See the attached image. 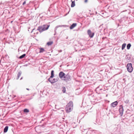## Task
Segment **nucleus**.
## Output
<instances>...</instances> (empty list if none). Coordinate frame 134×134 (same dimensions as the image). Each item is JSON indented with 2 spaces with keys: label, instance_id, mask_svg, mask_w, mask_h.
Wrapping results in <instances>:
<instances>
[{
  "label": "nucleus",
  "instance_id": "obj_27",
  "mask_svg": "<svg viewBox=\"0 0 134 134\" xmlns=\"http://www.w3.org/2000/svg\"><path fill=\"white\" fill-rule=\"evenodd\" d=\"M87 1V0H85V2H86Z\"/></svg>",
  "mask_w": 134,
  "mask_h": 134
},
{
  "label": "nucleus",
  "instance_id": "obj_2",
  "mask_svg": "<svg viewBox=\"0 0 134 134\" xmlns=\"http://www.w3.org/2000/svg\"><path fill=\"white\" fill-rule=\"evenodd\" d=\"M73 109V102L70 101L66 105L65 110L66 112L68 113L71 111Z\"/></svg>",
  "mask_w": 134,
  "mask_h": 134
},
{
  "label": "nucleus",
  "instance_id": "obj_12",
  "mask_svg": "<svg viewBox=\"0 0 134 134\" xmlns=\"http://www.w3.org/2000/svg\"><path fill=\"white\" fill-rule=\"evenodd\" d=\"M39 53H42L43 52H44L45 51L44 49L42 48H39Z\"/></svg>",
  "mask_w": 134,
  "mask_h": 134
},
{
  "label": "nucleus",
  "instance_id": "obj_7",
  "mask_svg": "<svg viewBox=\"0 0 134 134\" xmlns=\"http://www.w3.org/2000/svg\"><path fill=\"white\" fill-rule=\"evenodd\" d=\"M51 78H49L48 79V80L51 83H54L55 82L58 81V79L54 78L53 79V80H51Z\"/></svg>",
  "mask_w": 134,
  "mask_h": 134
},
{
  "label": "nucleus",
  "instance_id": "obj_23",
  "mask_svg": "<svg viewBox=\"0 0 134 134\" xmlns=\"http://www.w3.org/2000/svg\"><path fill=\"white\" fill-rule=\"evenodd\" d=\"M129 100L128 99H127L126 100L124 101V102L126 104L128 103H129Z\"/></svg>",
  "mask_w": 134,
  "mask_h": 134
},
{
  "label": "nucleus",
  "instance_id": "obj_4",
  "mask_svg": "<svg viewBox=\"0 0 134 134\" xmlns=\"http://www.w3.org/2000/svg\"><path fill=\"white\" fill-rule=\"evenodd\" d=\"M127 69L128 71L130 72H131L133 69V68L132 66V64L131 63H128L127 64Z\"/></svg>",
  "mask_w": 134,
  "mask_h": 134
},
{
  "label": "nucleus",
  "instance_id": "obj_15",
  "mask_svg": "<svg viewBox=\"0 0 134 134\" xmlns=\"http://www.w3.org/2000/svg\"><path fill=\"white\" fill-rule=\"evenodd\" d=\"M54 71L53 70H52L51 71V76L49 78H52L54 76Z\"/></svg>",
  "mask_w": 134,
  "mask_h": 134
},
{
  "label": "nucleus",
  "instance_id": "obj_11",
  "mask_svg": "<svg viewBox=\"0 0 134 134\" xmlns=\"http://www.w3.org/2000/svg\"><path fill=\"white\" fill-rule=\"evenodd\" d=\"M67 26L65 25H58L57 26H56L55 27V30L56 31L58 28L59 27H66Z\"/></svg>",
  "mask_w": 134,
  "mask_h": 134
},
{
  "label": "nucleus",
  "instance_id": "obj_25",
  "mask_svg": "<svg viewBox=\"0 0 134 134\" xmlns=\"http://www.w3.org/2000/svg\"><path fill=\"white\" fill-rule=\"evenodd\" d=\"M26 3V2L25 1L23 3V5H24V4H25Z\"/></svg>",
  "mask_w": 134,
  "mask_h": 134
},
{
  "label": "nucleus",
  "instance_id": "obj_24",
  "mask_svg": "<svg viewBox=\"0 0 134 134\" xmlns=\"http://www.w3.org/2000/svg\"><path fill=\"white\" fill-rule=\"evenodd\" d=\"M35 32L34 33V34H38V32L37 31H35Z\"/></svg>",
  "mask_w": 134,
  "mask_h": 134
},
{
  "label": "nucleus",
  "instance_id": "obj_3",
  "mask_svg": "<svg viewBox=\"0 0 134 134\" xmlns=\"http://www.w3.org/2000/svg\"><path fill=\"white\" fill-rule=\"evenodd\" d=\"M71 77V76L69 74H67L65 75L63 77V79L62 80L64 81L67 82L69 81Z\"/></svg>",
  "mask_w": 134,
  "mask_h": 134
},
{
  "label": "nucleus",
  "instance_id": "obj_28",
  "mask_svg": "<svg viewBox=\"0 0 134 134\" xmlns=\"http://www.w3.org/2000/svg\"><path fill=\"white\" fill-rule=\"evenodd\" d=\"M26 89L27 90H29V88H27Z\"/></svg>",
  "mask_w": 134,
  "mask_h": 134
},
{
  "label": "nucleus",
  "instance_id": "obj_19",
  "mask_svg": "<svg viewBox=\"0 0 134 134\" xmlns=\"http://www.w3.org/2000/svg\"><path fill=\"white\" fill-rule=\"evenodd\" d=\"M26 55L25 54H24L23 55H21L20 57L19 58L20 59H21L24 58Z\"/></svg>",
  "mask_w": 134,
  "mask_h": 134
},
{
  "label": "nucleus",
  "instance_id": "obj_13",
  "mask_svg": "<svg viewBox=\"0 0 134 134\" xmlns=\"http://www.w3.org/2000/svg\"><path fill=\"white\" fill-rule=\"evenodd\" d=\"M8 126H6L4 128V132L5 133L7 132L8 130Z\"/></svg>",
  "mask_w": 134,
  "mask_h": 134
},
{
  "label": "nucleus",
  "instance_id": "obj_6",
  "mask_svg": "<svg viewBox=\"0 0 134 134\" xmlns=\"http://www.w3.org/2000/svg\"><path fill=\"white\" fill-rule=\"evenodd\" d=\"M87 33L89 37L91 38H92L94 35V33L92 32L90 30H88Z\"/></svg>",
  "mask_w": 134,
  "mask_h": 134
},
{
  "label": "nucleus",
  "instance_id": "obj_5",
  "mask_svg": "<svg viewBox=\"0 0 134 134\" xmlns=\"http://www.w3.org/2000/svg\"><path fill=\"white\" fill-rule=\"evenodd\" d=\"M119 111L120 116H122L123 115L124 111V108L122 105H120V106Z\"/></svg>",
  "mask_w": 134,
  "mask_h": 134
},
{
  "label": "nucleus",
  "instance_id": "obj_26",
  "mask_svg": "<svg viewBox=\"0 0 134 134\" xmlns=\"http://www.w3.org/2000/svg\"><path fill=\"white\" fill-rule=\"evenodd\" d=\"M34 31H35V29H33L32 30V31L31 32H34Z\"/></svg>",
  "mask_w": 134,
  "mask_h": 134
},
{
  "label": "nucleus",
  "instance_id": "obj_31",
  "mask_svg": "<svg viewBox=\"0 0 134 134\" xmlns=\"http://www.w3.org/2000/svg\"><path fill=\"white\" fill-rule=\"evenodd\" d=\"M102 90V89H100V90Z\"/></svg>",
  "mask_w": 134,
  "mask_h": 134
},
{
  "label": "nucleus",
  "instance_id": "obj_29",
  "mask_svg": "<svg viewBox=\"0 0 134 134\" xmlns=\"http://www.w3.org/2000/svg\"><path fill=\"white\" fill-rule=\"evenodd\" d=\"M22 78H23V77H21L20 79V80H21V79H22Z\"/></svg>",
  "mask_w": 134,
  "mask_h": 134
},
{
  "label": "nucleus",
  "instance_id": "obj_17",
  "mask_svg": "<svg viewBox=\"0 0 134 134\" xmlns=\"http://www.w3.org/2000/svg\"><path fill=\"white\" fill-rule=\"evenodd\" d=\"M53 41H49L47 42V44L48 46H51L53 44Z\"/></svg>",
  "mask_w": 134,
  "mask_h": 134
},
{
  "label": "nucleus",
  "instance_id": "obj_21",
  "mask_svg": "<svg viewBox=\"0 0 134 134\" xmlns=\"http://www.w3.org/2000/svg\"><path fill=\"white\" fill-rule=\"evenodd\" d=\"M131 46L130 44L129 43L127 44V49H130V48Z\"/></svg>",
  "mask_w": 134,
  "mask_h": 134
},
{
  "label": "nucleus",
  "instance_id": "obj_22",
  "mask_svg": "<svg viewBox=\"0 0 134 134\" xmlns=\"http://www.w3.org/2000/svg\"><path fill=\"white\" fill-rule=\"evenodd\" d=\"M62 91L64 93L66 91V88L65 87H62Z\"/></svg>",
  "mask_w": 134,
  "mask_h": 134
},
{
  "label": "nucleus",
  "instance_id": "obj_9",
  "mask_svg": "<svg viewBox=\"0 0 134 134\" xmlns=\"http://www.w3.org/2000/svg\"><path fill=\"white\" fill-rule=\"evenodd\" d=\"M118 102L117 101H116L111 103V105L112 107L114 108L115 107L118 105Z\"/></svg>",
  "mask_w": 134,
  "mask_h": 134
},
{
  "label": "nucleus",
  "instance_id": "obj_14",
  "mask_svg": "<svg viewBox=\"0 0 134 134\" xmlns=\"http://www.w3.org/2000/svg\"><path fill=\"white\" fill-rule=\"evenodd\" d=\"M75 1H72V3L71 5V7H73L75 6Z\"/></svg>",
  "mask_w": 134,
  "mask_h": 134
},
{
  "label": "nucleus",
  "instance_id": "obj_18",
  "mask_svg": "<svg viewBox=\"0 0 134 134\" xmlns=\"http://www.w3.org/2000/svg\"><path fill=\"white\" fill-rule=\"evenodd\" d=\"M126 44L125 43H123L122 46V50H123L125 48V47L126 46Z\"/></svg>",
  "mask_w": 134,
  "mask_h": 134
},
{
  "label": "nucleus",
  "instance_id": "obj_20",
  "mask_svg": "<svg viewBox=\"0 0 134 134\" xmlns=\"http://www.w3.org/2000/svg\"><path fill=\"white\" fill-rule=\"evenodd\" d=\"M24 111L25 113H28L29 112V110L28 109H25L24 110Z\"/></svg>",
  "mask_w": 134,
  "mask_h": 134
},
{
  "label": "nucleus",
  "instance_id": "obj_8",
  "mask_svg": "<svg viewBox=\"0 0 134 134\" xmlns=\"http://www.w3.org/2000/svg\"><path fill=\"white\" fill-rule=\"evenodd\" d=\"M65 74L63 71L60 72L59 74V76L61 79H63V77L65 75Z\"/></svg>",
  "mask_w": 134,
  "mask_h": 134
},
{
  "label": "nucleus",
  "instance_id": "obj_30",
  "mask_svg": "<svg viewBox=\"0 0 134 134\" xmlns=\"http://www.w3.org/2000/svg\"><path fill=\"white\" fill-rule=\"evenodd\" d=\"M13 21H11V23H12V22H13Z\"/></svg>",
  "mask_w": 134,
  "mask_h": 134
},
{
  "label": "nucleus",
  "instance_id": "obj_10",
  "mask_svg": "<svg viewBox=\"0 0 134 134\" xmlns=\"http://www.w3.org/2000/svg\"><path fill=\"white\" fill-rule=\"evenodd\" d=\"M77 25V24L76 23H74L72 24L70 27V29H72L74 27H75Z\"/></svg>",
  "mask_w": 134,
  "mask_h": 134
},
{
  "label": "nucleus",
  "instance_id": "obj_1",
  "mask_svg": "<svg viewBox=\"0 0 134 134\" xmlns=\"http://www.w3.org/2000/svg\"><path fill=\"white\" fill-rule=\"evenodd\" d=\"M49 26L46 25H44L42 26H38L36 31H38L41 33L43 31L48 29L49 27Z\"/></svg>",
  "mask_w": 134,
  "mask_h": 134
},
{
  "label": "nucleus",
  "instance_id": "obj_16",
  "mask_svg": "<svg viewBox=\"0 0 134 134\" xmlns=\"http://www.w3.org/2000/svg\"><path fill=\"white\" fill-rule=\"evenodd\" d=\"M21 72L20 71V72H19L17 75V78H16L17 79H18L19 78V77L21 75Z\"/></svg>",
  "mask_w": 134,
  "mask_h": 134
}]
</instances>
